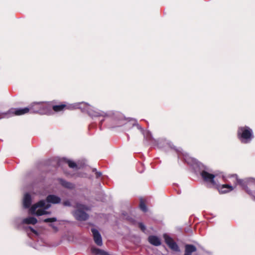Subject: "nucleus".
Returning a JSON list of instances; mask_svg holds the SVG:
<instances>
[{
  "label": "nucleus",
  "mask_w": 255,
  "mask_h": 255,
  "mask_svg": "<svg viewBox=\"0 0 255 255\" xmlns=\"http://www.w3.org/2000/svg\"><path fill=\"white\" fill-rule=\"evenodd\" d=\"M232 178L234 181L236 185H240L250 195L252 196L255 200V192H253L250 189L255 188V179L253 178H246L240 179L238 178L237 175L232 176Z\"/></svg>",
  "instance_id": "obj_4"
},
{
  "label": "nucleus",
  "mask_w": 255,
  "mask_h": 255,
  "mask_svg": "<svg viewBox=\"0 0 255 255\" xmlns=\"http://www.w3.org/2000/svg\"><path fill=\"white\" fill-rule=\"evenodd\" d=\"M75 207L76 210L74 212L73 215L75 218L79 221H85L88 218V215L85 211L88 210V208L84 205L77 203Z\"/></svg>",
  "instance_id": "obj_6"
},
{
  "label": "nucleus",
  "mask_w": 255,
  "mask_h": 255,
  "mask_svg": "<svg viewBox=\"0 0 255 255\" xmlns=\"http://www.w3.org/2000/svg\"><path fill=\"white\" fill-rule=\"evenodd\" d=\"M63 204L65 206H70L71 203L69 200L65 201L63 202Z\"/></svg>",
  "instance_id": "obj_22"
},
{
  "label": "nucleus",
  "mask_w": 255,
  "mask_h": 255,
  "mask_svg": "<svg viewBox=\"0 0 255 255\" xmlns=\"http://www.w3.org/2000/svg\"><path fill=\"white\" fill-rule=\"evenodd\" d=\"M66 107L65 105L61 104L59 105H55L52 107V109L55 112H60L62 111Z\"/></svg>",
  "instance_id": "obj_18"
},
{
  "label": "nucleus",
  "mask_w": 255,
  "mask_h": 255,
  "mask_svg": "<svg viewBox=\"0 0 255 255\" xmlns=\"http://www.w3.org/2000/svg\"><path fill=\"white\" fill-rule=\"evenodd\" d=\"M163 237L166 244L172 250L178 252H180V249L177 244L172 240V238L166 234H164L163 235Z\"/></svg>",
  "instance_id": "obj_8"
},
{
  "label": "nucleus",
  "mask_w": 255,
  "mask_h": 255,
  "mask_svg": "<svg viewBox=\"0 0 255 255\" xmlns=\"http://www.w3.org/2000/svg\"><path fill=\"white\" fill-rule=\"evenodd\" d=\"M180 154L183 155L184 160L188 164L191 165L198 164V161L196 159L190 157L188 153L184 152L181 153Z\"/></svg>",
  "instance_id": "obj_11"
},
{
  "label": "nucleus",
  "mask_w": 255,
  "mask_h": 255,
  "mask_svg": "<svg viewBox=\"0 0 255 255\" xmlns=\"http://www.w3.org/2000/svg\"><path fill=\"white\" fill-rule=\"evenodd\" d=\"M29 111L33 113L49 114L51 112V107L48 104L42 102L34 103L29 108L11 109L9 111V113L19 116L26 114Z\"/></svg>",
  "instance_id": "obj_2"
},
{
  "label": "nucleus",
  "mask_w": 255,
  "mask_h": 255,
  "mask_svg": "<svg viewBox=\"0 0 255 255\" xmlns=\"http://www.w3.org/2000/svg\"><path fill=\"white\" fill-rule=\"evenodd\" d=\"M71 108L81 109L83 112H87L93 119L98 118L100 123L104 122L105 118L108 116V114L106 113L99 110L90 105L84 102L74 104L71 106Z\"/></svg>",
  "instance_id": "obj_3"
},
{
  "label": "nucleus",
  "mask_w": 255,
  "mask_h": 255,
  "mask_svg": "<svg viewBox=\"0 0 255 255\" xmlns=\"http://www.w3.org/2000/svg\"><path fill=\"white\" fill-rule=\"evenodd\" d=\"M66 162L68 164V166L72 168H75L77 167V164L73 161L67 160Z\"/></svg>",
  "instance_id": "obj_19"
},
{
  "label": "nucleus",
  "mask_w": 255,
  "mask_h": 255,
  "mask_svg": "<svg viewBox=\"0 0 255 255\" xmlns=\"http://www.w3.org/2000/svg\"><path fill=\"white\" fill-rule=\"evenodd\" d=\"M32 202V198L30 195L26 193L24 195L23 199V206L25 208H29Z\"/></svg>",
  "instance_id": "obj_10"
},
{
  "label": "nucleus",
  "mask_w": 255,
  "mask_h": 255,
  "mask_svg": "<svg viewBox=\"0 0 255 255\" xmlns=\"http://www.w3.org/2000/svg\"><path fill=\"white\" fill-rule=\"evenodd\" d=\"M28 229L32 232L36 236H38V233L36 231H35V230H34L33 228H32L31 227H29Z\"/></svg>",
  "instance_id": "obj_24"
},
{
  "label": "nucleus",
  "mask_w": 255,
  "mask_h": 255,
  "mask_svg": "<svg viewBox=\"0 0 255 255\" xmlns=\"http://www.w3.org/2000/svg\"><path fill=\"white\" fill-rule=\"evenodd\" d=\"M61 202V198L55 195H49L45 200H42L33 205L29 209L28 213L37 216L50 214L51 212L47 210L51 207L50 203L58 204Z\"/></svg>",
  "instance_id": "obj_1"
},
{
  "label": "nucleus",
  "mask_w": 255,
  "mask_h": 255,
  "mask_svg": "<svg viewBox=\"0 0 255 255\" xmlns=\"http://www.w3.org/2000/svg\"><path fill=\"white\" fill-rule=\"evenodd\" d=\"M60 181L62 185L66 188L71 189L73 188L74 187L72 183L67 182L66 181H65L64 180L60 179Z\"/></svg>",
  "instance_id": "obj_17"
},
{
  "label": "nucleus",
  "mask_w": 255,
  "mask_h": 255,
  "mask_svg": "<svg viewBox=\"0 0 255 255\" xmlns=\"http://www.w3.org/2000/svg\"><path fill=\"white\" fill-rule=\"evenodd\" d=\"M133 126H136L137 128L140 130L141 132L143 134L144 136L147 139L149 140L151 137V133L148 131H144L143 129L138 124L136 123V122L134 121V123H133Z\"/></svg>",
  "instance_id": "obj_12"
},
{
  "label": "nucleus",
  "mask_w": 255,
  "mask_h": 255,
  "mask_svg": "<svg viewBox=\"0 0 255 255\" xmlns=\"http://www.w3.org/2000/svg\"><path fill=\"white\" fill-rule=\"evenodd\" d=\"M202 178L208 183L210 184L212 186L218 185L219 182L216 181L215 178L216 176L213 174L210 173L207 171L203 170L201 173Z\"/></svg>",
  "instance_id": "obj_7"
},
{
  "label": "nucleus",
  "mask_w": 255,
  "mask_h": 255,
  "mask_svg": "<svg viewBox=\"0 0 255 255\" xmlns=\"http://www.w3.org/2000/svg\"><path fill=\"white\" fill-rule=\"evenodd\" d=\"M148 241L151 244L155 246H158L161 245L160 239L155 236H150L148 237Z\"/></svg>",
  "instance_id": "obj_13"
},
{
  "label": "nucleus",
  "mask_w": 255,
  "mask_h": 255,
  "mask_svg": "<svg viewBox=\"0 0 255 255\" xmlns=\"http://www.w3.org/2000/svg\"><path fill=\"white\" fill-rule=\"evenodd\" d=\"M50 226H51L53 229H54L55 230L57 231V230H58L56 226H55L54 225H53V224H51V225H50Z\"/></svg>",
  "instance_id": "obj_26"
},
{
  "label": "nucleus",
  "mask_w": 255,
  "mask_h": 255,
  "mask_svg": "<svg viewBox=\"0 0 255 255\" xmlns=\"http://www.w3.org/2000/svg\"><path fill=\"white\" fill-rule=\"evenodd\" d=\"M93 234V238L95 243L99 246H102L103 245L102 239L99 231L94 228L91 229Z\"/></svg>",
  "instance_id": "obj_9"
},
{
  "label": "nucleus",
  "mask_w": 255,
  "mask_h": 255,
  "mask_svg": "<svg viewBox=\"0 0 255 255\" xmlns=\"http://www.w3.org/2000/svg\"><path fill=\"white\" fill-rule=\"evenodd\" d=\"M139 227L140 228V229L144 232L145 230V227L142 223H139Z\"/></svg>",
  "instance_id": "obj_23"
},
{
  "label": "nucleus",
  "mask_w": 255,
  "mask_h": 255,
  "mask_svg": "<svg viewBox=\"0 0 255 255\" xmlns=\"http://www.w3.org/2000/svg\"><path fill=\"white\" fill-rule=\"evenodd\" d=\"M186 255H191V254L196 251L197 249L195 246L192 245H186L185 247Z\"/></svg>",
  "instance_id": "obj_14"
},
{
  "label": "nucleus",
  "mask_w": 255,
  "mask_h": 255,
  "mask_svg": "<svg viewBox=\"0 0 255 255\" xmlns=\"http://www.w3.org/2000/svg\"><path fill=\"white\" fill-rule=\"evenodd\" d=\"M96 174L97 177H99L102 175V173L100 172H96Z\"/></svg>",
  "instance_id": "obj_25"
},
{
  "label": "nucleus",
  "mask_w": 255,
  "mask_h": 255,
  "mask_svg": "<svg viewBox=\"0 0 255 255\" xmlns=\"http://www.w3.org/2000/svg\"><path fill=\"white\" fill-rule=\"evenodd\" d=\"M234 189L233 186L230 184H223L219 189V191L222 193H226L228 192L232 191Z\"/></svg>",
  "instance_id": "obj_16"
},
{
  "label": "nucleus",
  "mask_w": 255,
  "mask_h": 255,
  "mask_svg": "<svg viewBox=\"0 0 255 255\" xmlns=\"http://www.w3.org/2000/svg\"><path fill=\"white\" fill-rule=\"evenodd\" d=\"M237 136L242 143L247 144L254 138L253 131L249 127H239L237 130Z\"/></svg>",
  "instance_id": "obj_5"
},
{
  "label": "nucleus",
  "mask_w": 255,
  "mask_h": 255,
  "mask_svg": "<svg viewBox=\"0 0 255 255\" xmlns=\"http://www.w3.org/2000/svg\"><path fill=\"white\" fill-rule=\"evenodd\" d=\"M139 207H140V209L142 211H143L144 212L147 211V209L146 206L142 201L140 202Z\"/></svg>",
  "instance_id": "obj_20"
},
{
  "label": "nucleus",
  "mask_w": 255,
  "mask_h": 255,
  "mask_svg": "<svg viewBox=\"0 0 255 255\" xmlns=\"http://www.w3.org/2000/svg\"><path fill=\"white\" fill-rule=\"evenodd\" d=\"M37 222V220L32 217H28L27 218H26L24 219L22 221V223L23 224H32V225H35Z\"/></svg>",
  "instance_id": "obj_15"
},
{
  "label": "nucleus",
  "mask_w": 255,
  "mask_h": 255,
  "mask_svg": "<svg viewBox=\"0 0 255 255\" xmlns=\"http://www.w3.org/2000/svg\"><path fill=\"white\" fill-rule=\"evenodd\" d=\"M56 221H57V218L55 217L46 218L43 220V221L45 223L54 222H56Z\"/></svg>",
  "instance_id": "obj_21"
}]
</instances>
